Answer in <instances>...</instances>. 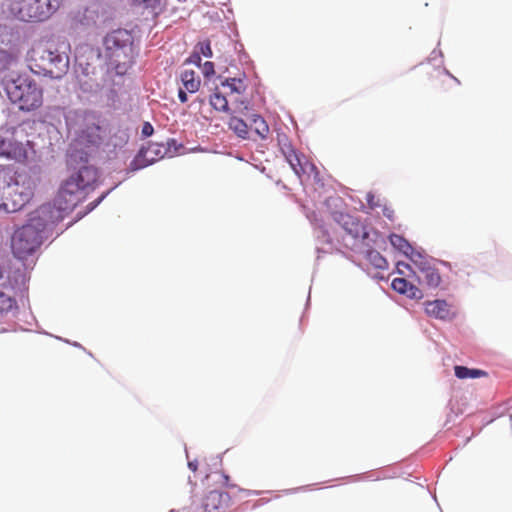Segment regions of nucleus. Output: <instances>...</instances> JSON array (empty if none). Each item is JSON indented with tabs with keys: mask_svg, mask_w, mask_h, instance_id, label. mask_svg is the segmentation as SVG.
Listing matches in <instances>:
<instances>
[{
	"mask_svg": "<svg viewBox=\"0 0 512 512\" xmlns=\"http://www.w3.org/2000/svg\"><path fill=\"white\" fill-rule=\"evenodd\" d=\"M146 150H148L150 158H155V162L163 158L168 152V148L159 143H150L149 146L146 147Z\"/></svg>",
	"mask_w": 512,
	"mask_h": 512,
	"instance_id": "cd10ccee",
	"label": "nucleus"
},
{
	"mask_svg": "<svg viewBox=\"0 0 512 512\" xmlns=\"http://www.w3.org/2000/svg\"><path fill=\"white\" fill-rule=\"evenodd\" d=\"M60 3L61 0H18L11 9L21 21L42 22L59 9Z\"/></svg>",
	"mask_w": 512,
	"mask_h": 512,
	"instance_id": "6e6552de",
	"label": "nucleus"
},
{
	"mask_svg": "<svg viewBox=\"0 0 512 512\" xmlns=\"http://www.w3.org/2000/svg\"><path fill=\"white\" fill-rule=\"evenodd\" d=\"M2 278H3V269H2V267L0 266V279H2Z\"/></svg>",
	"mask_w": 512,
	"mask_h": 512,
	"instance_id": "6e6d98bb",
	"label": "nucleus"
},
{
	"mask_svg": "<svg viewBox=\"0 0 512 512\" xmlns=\"http://www.w3.org/2000/svg\"><path fill=\"white\" fill-rule=\"evenodd\" d=\"M65 122L70 134H74L80 144L97 147L101 141L102 128L95 122L93 115L82 110L68 111Z\"/></svg>",
	"mask_w": 512,
	"mask_h": 512,
	"instance_id": "423d86ee",
	"label": "nucleus"
},
{
	"mask_svg": "<svg viewBox=\"0 0 512 512\" xmlns=\"http://www.w3.org/2000/svg\"><path fill=\"white\" fill-rule=\"evenodd\" d=\"M230 501L229 493L215 489L206 494L203 500V507L206 512H217L221 508L228 507Z\"/></svg>",
	"mask_w": 512,
	"mask_h": 512,
	"instance_id": "ddd939ff",
	"label": "nucleus"
},
{
	"mask_svg": "<svg viewBox=\"0 0 512 512\" xmlns=\"http://www.w3.org/2000/svg\"><path fill=\"white\" fill-rule=\"evenodd\" d=\"M404 295L414 300H419L424 297L423 291L419 287L412 284L411 282L407 287L406 293Z\"/></svg>",
	"mask_w": 512,
	"mask_h": 512,
	"instance_id": "473e14b6",
	"label": "nucleus"
},
{
	"mask_svg": "<svg viewBox=\"0 0 512 512\" xmlns=\"http://www.w3.org/2000/svg\"><path fill=\"white\" fill-rule=\"evenodd\" d=\"M69 45H38L29 53V68L36 75L60 79L69 69Z\"/></svg>",
	"mask_w": 512,
	"mask_h": 512,
	"instance_id": "20e7f679",
	"label": "nucleus"
},
{
	"mask_svg": "<svg viewBox=\"0 0 512 512\" xmlns=\"http://www.w3.org/2000/svg\"><path fill=\"white\" fill-rule=\"evenodd\" d=\"M0 158L21 161L26 158V154L20 143L0 136Z\"/></svg>",
	"mask_w": 512,
	"mask_h": 512,
	"instance_id": "2eb2a0df",
	"label": "nucleus"
},
{
	"mask_svg": "<svg viewBox=\"0 0 512 512\" xmlns=\"http://www.w3.org/2000/svg\"><path fill=\"white\" fill-rule=\"evenodd\" d=\"M133 7L147 11L154 17H157L163 12L164 3L162 0H131Z\"/></svg>",
	"mask_w": 512,
	"mask_h": 512,
	"instance_id": "6ab92c4d",
	"label": "nucleus"
},
{
	"mask_svg": "<svg viewBox=\"0 0 512 512\" xmlns=\"http://www.w3.org/2000/svg\"><path fill=\"white\" fill-rule=\"evenodd\" d=\"M311 169L316 170V167L313 164H311Z\"/></svg>",
	"mask_w": 512,
	"mask_h": 512,
	"instance_id": "13d9d810",
	"label": "nucleus"
},
{
	"mask_svg": "<svg viewBox=\"0 0 512 512\" xmlns=\"http://www.w3.org/2000/svg\"><path fill=\"white\" fill-rule=\"evenodd\" d=\"M223 87H229L231 92L241 94L245 91V86L240 78H226L221 81Z\"/></svg>",
	"mask_w": 512,
	"mask_h": 512,
	"instance_id": "c85d7f7f",
	"label": "nucleus"
},
{
	"mask_svg": "<svg viewBox=\"0 0 512 512\" xmlns=\"http://www.w3.org/2000/svg\"><path fill=\"white\" fill-rule=\"evenodd\" d=\"M437 58L442 59L443 58V53H442L441 50L434 49L431 52L430 57L428 58V61L432 63V62L436 61Z\"/></svg>",
	"mask_w": 512,
	"mask_h": 512,
	"instance_id": "a19ab883",
	"label": "nucleus"
},
{
	"mask_svg": "<svg viewBox=\"0 0 512 512\" xmlns=\"http://www.w3.org/2000/svg\"><path fill=\"white\" fill-rule=\"evenodd\" d=\"M357 478H358V479H362V478H363V475H357Z\"/></svg>",
	"mask_w": 512,
	"mask_h": 512,
	"instance_id": "bf43d9fd",
	"label": "nucleus"
},
{
	"mask_svg": "<svg viewBox=\"0 0 512 512\" xmlns=\"http://www.w3.org/2000/svg\"><path fill=\"white\" fill-rule=\"evenodd\" d=\"M258 504H265L269 502V499H260Z\"/></svg>",
	"mask_w": 512,
	"mask_h": 512,
	"instance_id": "5fc2aeb1",
	"label": "nucleus"
},
{
	"mask_svg": "<svg viewBox=\"0 0 512 512\" xmlns=\"http://www.w3.org/2000/svg\"><path fill=\"white\" fill-rule=\"evenodd\" d=\"M98 176L99 172L94 166L84 164L62 182L54 202L44 204L59 213V217H56L58 223L85 199L89 190H94Z\"/></svg>",
	"mask_w": 512,
	"mask_h": 512,
	"instance_id": "7ed1b4c3",
	"label": "nucleus"
},
{
	"mask_svg": "<svg viewBox=\"0 0 512 512\" xmlns=\"http://www.w3.org/2000/svg\"><path fill=\"white\" fill-rule=\"evenodd\" d=\"M210 104L211 106L219 111V112H225L228 113L230 111L228 100L226 97L219 91L214 92L210 96Z\"/></svg>",
	"mask_w": 512,
	"mask_h": 512,
	"instance_id": "5701e85b",
	"label": "nucleus"
},
{
	"mask_svg": "<svg viewBox=\"0 0 512 512\" xmlns=\"http://www.w3.org/2000/svg\"><path fill=\"white\" fill-rule=\"evenodd\" d=\"M416 261L413 263L418 269L417 279L419 284L426 285L430 289H436L442 279L439 270L432 263V259H427L424 255H416Z\"/></svg>",
	"mask_w": 512,
	"mask_h": 512,
	"instance_id": "9b49d317",
	"label": "nucleus"
},
{
	"mask_svg": "<svg viewBox=\"0 0 512 512\" xmlns=\"http://www.w3.org/2000/svg\"><path fill=\"white\" fill-rule=\"evenodd\" d=\"M195 49H196V52L200 54V56L203 55L206 58L213 57V52H212L211 44L209 41L199 42L196 45Z\"/></svg>",
	"mask_w": 512,
	"mask_h": 512,
	"instance_id": "2f4dec72",
	"label": "nucleus"
},
{
	"mask_svg": "<svg viewBox=\"0 0 512 512\" xmlns=\"http://www.w3.org/2000/svg\"><path fill=\"white\" fill-rule=\"evenodd\" d=\"M181 81L184 89L189 93H195L200 87V78L196 76V72L193 70H185L181 73Z\"/></svg>",
	"mask_w": 512,
	"mask_h": 512,
	"instance_id": "aec40b11",
	"label": "nucleus"
},
{
	"mask_svg": "<svg viewBox=\"0 0 512 512\" xmlns=\"http://www.w3.org/2000/svg\"><path fill=\"white\" fill-rule=\"evenodd\" d=\"M281 145V152L284 155V157H295V149L289 142L280 143Z\"/></svg>",
	"mask_w": 512,
	"mask_h": 512,
	"instance_id": "f704fd0d",
	"label": "nucleus"
},
{
	"mask_svg": "<svg viewBox=\"0 0 512 512\" xmlns=\"http://www.w3.org/2000/svg\"><path fill=\"white\" fill-rule=\"evenodd\" d=\"M425 313L432 318L451 321L455 317V313L451 309V305L444 299L428 300L423 303Z\"/></svg>",
	"mask_w": 512,
	"mask_h": 512,
	"instance_id": "f8f14e48",
	"label": "nucleus"
},
{
	"mask_svg": "<svg viewBox=\"0 0 512 512\" xmlns=\"http://www.w3.org/2000/svg\"><path fill=\"white\" fill-rule=\"evenodd\" d=\"M59 213L49 205H41L33 211L28 221L18 228L11 238V249L20 260L32 255L47 238V233L58 223Z\"/></svg>",
	"mask_w": 512,
	"mask_h": 512,
	"instance_id": "f257e3e1",
	"label": "nucleus"
},
{
	"mask_svg": "<svg viewBox=\"0 0 512 512\" xmlns=\"http://www.w3.org/2000/svg\"><path fill=\"white\" fill-rule=\"evenodd\" d=\"M202 73L205 78H209L210 76L214 75V63L211 61H207L202 66Z\"/></svg>",
	"mask_w": 512,
	"mask_h": 512,
	"instance_id": "c9c22d12",
	"label": "nucleus"
},
{
	"mask_svg": "<svg viewBox=\"0 0 512 512\" xmlns=\"http://www.w3.org/2000/svg\"><path fill=\"white\" fill-rule=\"evenodd\" d=\"M471 396L472 393L465 386H452L445 426L450 423L454 425V419L467 411Z\"/></svg>",
	"mask_w": 512,
	"mask_h": 512,
	"instance_id": "9d476101",
	"label": "nucleus"
},
{
	"mask_svg": "<svg viewBox=\"0 0 512 512\" xmlns=\"http://www.w3.org/2000/svg\"><path fill=\"white\" fill-rule=\"evenodd\" d=\"M239 491L244 492L247 496H257L263 493V491L260 490H249V489H242L240 488Z\"/></svg>",
	"mask_w": 512,
	"mask_h": 512,
	"instance_id": "a18cd8bd",
	"label": "nucleus"
},
{
	"mask_svg": "<svg viewBox=\"0 0 512 512\" xmlns=\"http://www.w3.org/2000/svg\"><path fill=\"white\" fill-rule=\"evenodd\" d=\"M170 143L175 144V140H174V139H170V140L168 141V144H170Z\"/></svg>",
	"mask_w": 512,
	"mask_h": 512,
	"instance_id": "4d7b16f0",
	"label": "nucleus"
},
{
	"mask_svg": "<svg viewBox=\"0 0 512 512\" xmlns=\"http://www.w3.org/2000/svg\"><path fill=\"white\" fill-rule=\"evenodd\" d=\"M5 52L0 49V74L5 70L6 65L3 63L2 59L5 56Z\"/></svg>",
	"mask_w": 512,
	"mask_h": 512,
	"instance_id": "49530a36",
	"label": "nucleus"
},
{
	"mask_svg": "<svg viewBox=\"0 0 512 512\" xmlns=\"http://www.w3.org/2000/svg\"><path fill=\"white\" fill-rule=\"evenodd\" d=\"M213 460H214V465L221 464V461H222L220 455L216 456V458H214Z\"/></svg>",
	"mask_w": 512,
	"mask_h": 512,
	"instance_id": "603ef678",
	"label": "nucleus"
},
{
	"mask_svg": "<svg viewBox=\"0 0 512 512\" xmlns=\"http://www.w3.org/2000/svg\"><path fill=\"white\" fill-rule=\"evenodd\" d=\"M16 308L17 304L15 299L11 295L0 290V317L7 315Z\"/></svg>",
	"mask_w": 512,
	"mask_h": 512,
	"instance_id": "b1692460",
	"label": "nucleus"
},
{
	"mask_svg": "<svg viewBox=\"0 0 512 512\" xmlns=\"http://www.w3.org/2000/svg\"><path fill=\"white\" fill-rule=\"evenodd\" d=\"M221 476L223 478V485L226 486V487H230V488H233V487H236L235 484H231L230 483V477L228 474L224 473V472H221Z\"/></svg>",
	"mask_w": 512,
	"mask_h": 512,
	"instance_id": "37998d69",
	"label": "nucleus"
},
{
	"mask_svg": "<svg viewBox=\"0 0 512 512\" xmlns=\"http://www.w3.org/2000/svg\"><path fill=\"white\" fill-rule=\"evenodd\" d=\"M185 453H186V457H187V459H189V454H188V451H187V448H186V447H185ZM187 466H188V468H189L192 472H196V471H197V469H198V460H197V459H194V460H188Z\"/></svg>",
	"mask_w": 512,
	"mask_h": 512,
	"instance_id": "ea45409f",
	"label": "nucleus"
},
{
	"mask_svg": "<svg viewBox=\"0 0 512 512\" xmlns=\"http://www.w3.org/2000/svg\"><path fill=\"white\" fill-rule=\"evenodd\" d=\"M81 89L83 91H89V90H92V85L89 84L88 82H84L81 84Z\"/></svg>",
	"mask_w": 512,
	"mask_h": 512,
	"instance_id": "8fccbe9b",
	"label": "nucleus"
},
{
	"mask_svg": "<svg viewBox=\"0 0 512 512\" xmlns=\"http://www.w3.org/2000/svg\"><path fill=\"white\" fill-rule=\"evenodd\" d=\"M131 45L132 35L126 29L113 30L103 39L105 57L116 69L129 58Z\"/></svg>",
	"mask_w": 512,
	"mask_h": 512,
	"instance_id": "1a4fd4ad",
	"label": "nucleus"
},
{
	"mask_svg": "<svg viewBox=\"0 0 512 512\" xmlns=\"http://www.w3.org/2000/svg\"><path fill=\"white\" fill-rule=\"evenodd\" d=\"M366 201L372 209L382 206L381 199L377 198L372 192L366 194Z\"/></svg>",
	"mask_w": 512,
	"mask_h": 512,
	"instance_id": "72a5a7b5",
	"label": "nucleus"
},
{
	"mask_svg": "<svg viewBox=\"0 0 512 512\" xmlns=\"http://www.w3.org/2000/svg\"><path fill=\"white\" fill-rule=\"evenodd\" d=\"M35 188L34 179L26 174H16L13 183H9L7 186L6 201L0 205V208L7 213L21 210L32 199Z\"/></svg>",
	"mask_w": 512,
	"mask_h": 512,
	"instance_id": "0eeeda50",
	"label": "nucleus"
},
{
	"mask_svg": "<svg viewBox=\"0 0 512 512\" xmlns=\"http://www.w3.org/2000/svg\"><path fill=\"white\" fill-rule=\"evenodd\" d=\"M390 244L394 249L401 252L413 263L416 261V255H423V252L415 250L407 239L399 234L392 233L389 235Z\"/></svg>",
	"mask_w": 512,
	"mask_h": 512,
	"instance_id": "dca6fc26",
	"label": "nucleus"
},
{
	"mask_svg": "<svg viewBox=\"0 0 512 512\" xmlns=\"http://www.w3.org/2000/svg\"><path fill=\"white\" fill-rule=\"evenodd\" d=\"M8 99L21 111L30 112L42 105L43 92L37 82L26 74H10L2 79Z\"/></svg>",
	"mask_w": 512,
	"mask_h": 512,
	"instance_id": "39448f33",
	"label": "nucleus"
},
{
	"mask_svg": "<svg viewBox=\"0 0 512 512\" xmlns=\"http://www.w3.org/2000/svg\"><path fill=\"white\" fill-rule=\"evenodd\" d=\"M120 185V182L119 183H116L113 187H111L110 189H108L107 191L103 192L97 199H95L94 201L90 202L87 206H86V210L84 212H78L77 213V220L83 218L85 215H87L88 213L92 212L97 206H99L102 201L114 190L116 189L118 186Z\"/></svg>",
	"mask_w": 512,
	"mask_h": 512,
	"instance_id": "bb28decb",
	"label": "nucleus"
},
{
	"mask_svg": "<svg viewBox=\"0 0 512 512\" xmlns=\"http://www.w3.org/2000/svg\"><path fill=\"white\" fill-rule=\"evenodd\" d=\"M188 91L186 89L179 88L178 90V99L181 103H186L188 101Z\"/></svg>",
	"mask_w": 512,
	"mask_h": 512,
	"instance_id": "79ce46f5",
	"label": "nucleus"
},
{
	"mask_svg": "<svg viewBox=\"0 0 512 512\" xmlns=\"http://www.w3.org/2000/svg\"><path fill=\"white\" fill-rule=\"evenodd\" d=\"M250 120L254 124V131L257 135H259L262 139L267 137L269 133V126L264 120V118L258 114H252Z\"/></svg>",
	"mask_w": 512,
	"mask_h": 512,
	"instance_id": "393cba45",
	"label": "nucleus"
},
{
	"mask_svg": "<svg viewBox=\"0 0 512 512\" xmlns=\"http://www.w3.org/2000/svg\"><path fill=\"white\" fill-rule=\"evenodd\" d=\"M454 374L458 379L461 380L485 377L487 381H493V379L490 377V374L487 371L478 368H469L463 365L454 366Z\"/></svg>",
	"mask_w": 512,
	"mask_h": 512,
	"instance_id": "a211bd4d",
	"label": "nucleus"
},
{
	"mask_svg": "<svg viewBox=\"0 0 512 512\" xmlns=\"http://www.w3.org/2000/svg\"><path fill=\"white\" fill-rule=\"evenodd\" d=\"M381 208H382V213H383V215H384L387 219H389L390 221H393V218H394V210H393L391 207H389V206H387V205H385V204H382Z\"/></svg>",
	"mask_w": 512,
	"mask_h": 512,
	"instance_id": "58836bf2",
	"label": "nucleus"
},
{
	"mask_svg": "<svg viewBox=\"0 0 512 512\" xmlns=\"http://www.w3.org/2000/svg\"><path fill=\"white\" fill-rule=\"evenodd\" d=\"M154 133V127L150 122H144L141 129V135L144 138L152 136Z\"/></svg>",
	"mask_w": 512,
	"mask_h": 512,
	"instance_id": "e433bc0d",
	"label": "nucleus"
},
{
	"mask_svg": "<svg viewBox=\"0 0 512 512\" xmlns=\"http://www.w3.org/2000/svg\"><path fill=\"white\" fill-rule=\"evenodd\" d=\"M155 163V158H150L148 155V150H146V146H142L137 154L134 156L132 161L130 162L126 175L129 177L131 174L144 169Z\"/></svg>",
	"mask_w": 512,
	"mask_h": 512,
	"instance_id": "f3484780",
	"label": "nucleus"
},
{
	"mask_svg": "<svg viewBox=\"0 0 512 512\" xmlns=\"http://www.w3.org/2000/svg\"><path fill=\"white\" fill-rule=\"evenodd\" d=\"M120 185V182L119 183H116L113 187H111L110 189H108L107 191L103 192L97 199H95L94 201L90 202L87 206H86V210L84 212H78L77 213V220L83 218L85 215H87L88 213L92 212L97 206H99L102 201L114 190L116 189L118 186Z\"/></svg>",
	"mask_w": 512,
	"mask_h": 512,
	"instance_id": "a878e982",
	"label": "nucleus"
},
{
	"mask_svg": "<svg viewBox=\"0 0 512 512\" xmlns=\"http://www.w3.org/2000/svg\"><path fill=\"white\" fill-rule=\"evenodd\" d=\"M410 282L405 278H395L391 282V288L399 294L404 295Z\"/></svg>",
	"mask_w": 512,
	"mask_h": 512,
	"instance_id": "7c9ffc66",
	"label": "nucleus"
},
{
	"mask_svg": "<svg viewBox=\"0 0 512 512\" xmlns=\"http://www.w3.org/2000/svg\"><path fill=\"white\" fill-rule=\"evenodd\" d=\"M187 63H190V64H194L198 67L201 66V56L199 53H197L196 51H194L190 56L189 58L186 60Z\"/></svg>",
	"mask_w": 512,
	"mask_h": 512,
	"instance_id": "4c0bfd02",
	"label": "nucleus"
},
{
	"mask_svg": "<svg viewBox=\"0 0 512 512\" xmlns=\"http://www.w3.org/2000/svg\"><path fill=\"white\" fill-rule=\"evenodd\" d=\"M228 126L238 137L242 139L248 138V125L243 119L232 116L228 122Z\"/></svg>",
	"mask_w": 512,
	"mask_h": 512,
	"instance_id": "412c9836",
	"label": "nucleus"
},
{
	"mask_svg": "<svg viewBox=\"0 0 512 512\" xmlns=\"http://www.w3.org/2000/svg\"><path fill=\"white\" fill-rule=\"evenodd\" d=\"M443 73L451 77L456 83L460 84V81L454 75H452L446 68H443Z\"/></svg>",
	"mask_w": 512,
	"mask_h": 512,
	"instance_id": "09e8293b",
	"label": "nucleus"
},
{
	"mask_svg": "<svg viewBox=\"0 0 512 512\" xmlns=\"http://www.w3.org/2000/svg\"><path fill=\"white\" fill-rule=\"evenodd\" d=\"M400 266H403V267H405V268H410V265H409V264H407V263H404V262H398V263H397V267L399 268Z\"/></svg>",
	"mask_w": 512,
	"mask_h": 512,
	"instance_id": "864d4df0",
	"label": "nucleus"
},
{
	"mask_svg": "<svg viewBox=\"0 0 512 512\" xmlns=\"http://www.w3.org/2000/svg\"><path fill=\"white\" fill-rule=\"evenodd\" d=\"M66 343H69L71 345H73L74 347H78V348H82L81 344L78 343V342H70L69 340H64Z\"/></svg>",
	"mask_w": 512,
	"mask_h": 512,
	"instance_id": "3c124183",
	"label": "nucleus"
},
{
	"mask_svg": "<svg viewBox=\"0 0 512 512\" xmlns=\"http://www.w3.org/2000/svg\"><path fill=\"white\" fill-rule=\"evenodd\" d=\"M75 20L86 30H102L106 22V20L100 18L98 12L92 7L85 8L82 12L78 13Z\"/></svg>",
	"mask_w": 512,
	"mask_h": 512,
	"instance_id": "4468645a",
	"label": "nucleus"
},
{
	"mask_svg": "<svg viewBox=\"0 0 512 512\" xmlns=\"http://www.w3.org/2000/svg\"><path fill=\"white\" fill-rule=\"evenodd\" d=\"M308 486H301V487H298V488H294V489H288L286 490L285 492L287 494H290V493H295V492H298V491H302V490H306Z\"/></svg>",
	"mask_w": 512,
	"mask_h": 512,
	"instance_id": "de8ad7c7",
	"label": "nucleus"
},
{
	"mask_svg": "<svg viewBox=\"0 0 512 512\" xmlns=\"http://www.w3.org/2000/svg\"><path fill=\"white\" fill-rule=\"evenodd\" d=\"M285 159L298 177H300L301 173H305V168L301 162L300 156L296 152L295 157L286 156Z\"/></svg>",
	"mask_w": 512,
	"mask_h": 512,
	"instance_id": "c756f323",
	"label": "nucleus"
},
{
	"mask_svg": "<svg viewBox=\"0 0 512 512\" xmlns=\"http://www.w3.org/2000/svg\"><path fill=\"white\" fill-rule=\"evenodd\" d=\"M221 476L223 478V485L226 486V487H230V488H233V487H236L235 484H231L230 483V477L228 474L224 473V472H221Z\"/></svg>",
	"mask_w": 512,
	"mask_h": 512,
	"instance_id": "c03bdc74",
	"label": "nucleus"
},
{
	"mask_svg": "<svg viewBox=\"0 0 512 512\" xmlns=\"http://www.w3.org/2000/svg\"><path fill=\"white\" fill-rule=\"evenodd\" d=\"M365 257L377 269L385 270L388 268L387 260L375 249L368 248L365 252Z\"/></svg>",
	"mask_w": 512,
	"mask_h": 512,
	"instance_id": "4be33fe9",
	"label": "nucleus"
},
{
	"mask_svg": "<svg viewBox=\"0 0 512 512\" xmlns=\"http://www.w3.org/2000/svg\"><path fill=\"white\" fill-rule=\"evenodd\" d=\"M332 216L345 234L340 240L337 236L332 235L326 225H317L315 227L317 260L321 258V254L340 251L341 247L355 250L360 241L369 237V232L358 217L341 211L334 212Z\"/></svg>",
	"mask_w": 512,
	"mask_h": 512,
	"instance_id": "f03ea898",
	"label": "nucleus"
}]
</instances>
